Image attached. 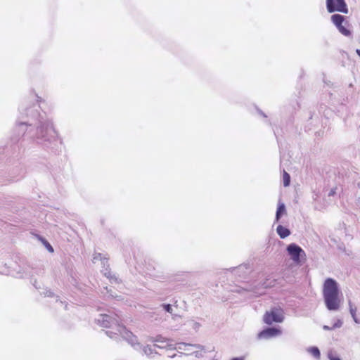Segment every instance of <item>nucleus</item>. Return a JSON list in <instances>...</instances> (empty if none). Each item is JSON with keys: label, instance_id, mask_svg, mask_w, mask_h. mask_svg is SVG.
Masks as SVG:
<instances>
[{"label": "nucleus", "instance_id": "ddd939ff", "mask_svg": "<svg viewBox=\"0 0 360 360\" xmlns=\"http://www.w3.org/2000/svg\"><path fill=\"white\" fill-rule=\"evenodd\" d=\"M233 292L243 294L245 292H255V287H250L249 288H243V287H236L234 290H233Z\"/></svg>", "mask_w": 360, "mask_h": 360}, {"label": "nucleus", "instance_id": "1a4fd4ad", "mask_svg": "<svg viewBox=\"0 0 360 360\" xmlns=\"http://www.w3.org/2000/svg\"><path fill=\"white\" fill-rule=\"evenodd\" d=\"M276 232L281 238L283 239L288 237L290 234V231L288 229L283 226L282 225H278L276 228Z\"/></svg>", "mask_w": 360, "mask_h": 360}, {"label": "nucleus", "instance_id": "6e6552de", "mask_svg": "<svg viewBox=\"0 0 360 360\" xmlns=\"http://www.w3.org/2000/svg\"><path fill=\"white\" fill-rule=\"evenodd\" d=\"M285 214H286L285 205L283 202H282L279 200L278 203V207L276 210V212L275 221L276 222L279 221L281 217Z\"/></svg>", "mask_w": 360, "mask_h": 360}, {"label": "nucleus", "instance_id": "0eeeda50", "mask_svg": "<svg viewBox=\"0 0 360 360\" xmlns=\"http://www.w3.org/2000/svg\"><path fill=\"white\" fill-rule=\"evenodd\" d=\"M189 347H194L196 349H203L204 347L198 344H188L185 342H179L177 344V348L181 350L190 352Z\"/></svg>", "mask_w": 360, "mask_h": 360}, {"label": "nucleus", "instance_id": "2eb2a0df", "mask_svg": "<svg viewBox=\"0 0 360 360\" xmlns=\"http://www.w3.org/2000/svg\"><path fill=\"white\" fill-rule=\"evenodd\" d=\"M337 28L338 29L339 32L341 34L346 37H349L352 34L351 31L347 29L345 26H343L342 24L340 25V27H337Z\"/></svg>", "mask_w": 360, "mask_h": 360}, {"label": "nucleus", "instance_id": "a211bd4d", "mask_svg": "<svg viewBox=\"0 0 360 360\" xmlns=\"http://www.w3.org/2000/svg\"><path fill=\"white\" fill-rule=\"evenodd\" d=\"M348 304H349V307L350 314H351L352 317H354V316L356 315V307L353 306V304L350 300L349 301Z\"/></svg>", "mask_w": 360, "mask_h": 360}, {"label": "nucleus", "instance_id": "4468645a", "mask_svg": "<svg viewBox=\"0 0 360 360\" xmlns=\"http://www.w3.org/2000/svg\"><path fill=\"white\" fill-rule=\"evenodd\" d=\"M283 186L285 187L288 186L290 184V176L285 170L283 171Z\"/></svg>", "mask_w": 360, "mask_h": 360}, {"label": "nucleus", "instance_id": "5701e85b", "mask_svg": "<svg viewBox=\"0 0 360 360\" xmlns=\"http://www.w3.org/2000/svg\"><path fill=\"white\" fill-rule=\"evenodd\" d=\"M335 191L333 189L330 190V191L328 193L329 196L333 195L335 194Z\"/></svg>", "mask_w": 360, "mask_h": 360}, {"label": "nucleus", "instance_id": "a878e982", "mask_svg": "<svg viewBox=\"0 0 360 360\" xmlns=\"http://www.w3.org/2000/svg\"><path fill=\"white\" fill-rule=\"evenodd\" d=\"M158 341H159V342H162V341L160 340V336H159Z\"/></svg>", "mask_w": 360, "mask_h": 360}, {"label": "nucleus", "instance_id": "aec40b11", "mask_svg": "<svg viewBox=\"0 0 360 360\" xmlns=\"http://www.w3.org/2000/svg\"><path fill=\"white\" fill-rule=\"evenodd\" d=\"M328 357L330 360H341L340 358L333 356V354L330 352L328 353Z\"/></svg>", "mask_w": 360, "mask_h": 360}, {"label": "nucleus", "instance_id": "393cba45", "mask_svg": "<svg viewBox=\"0 0 360 360\" xmlns=\"http://www.w3.org/2000/svg\"><path fill=\"white\" fill-rule=\"evenodd\" d=\"M356 53L360 57V49H356Z\"/></svg>", "mask_w": 360, "mask_h": 360}, {"label": "nucleus", "instance_id": "6ab92c4d", "mask_svg": "<svg viewBox=\"0 0 360 360\" xmlns=\"http://www.w3.org/2000/svg\"><path fill=\"white\" fill-rule=\"evenodd\" d=\"M43 243L44 244V245L46 246V248L48 249V250L51 252H53V248H52V246L50 245V243L49 242H47L46 240H43Z\"/></svg>", "mask_w": 360, "mask_h": 360}, {"label": "nucleus", "instance_id": "bb28decb", "mask_svg": "<svg viewBox=\"0 0 360 360\" xmlns=\"http://www.w3.org/2000/svg\"><path fill=\"white\" fill-rule=\"evenodd\" d=\"M162 347H164L163 346H160V345L158 346V348H162Z\"/></svg>", "mask_w": 360, "mask_h": 360}, {"label": "nucleus", "instance_id": "9b49d317", "mask_svg": "<svg viewBox=\"0 0 360 360\" xmlns=\"http://www.w3.org/2000/svg\"><path fill=\"white\" fill-rule=\"evenodd\" d=\"M307 351L313 355L316 359H319L321 357V352L317 347H311L307 349Z\"/></svg>", "mask_w": 360, "mask_h": 360}, {"label": "nucleus", "instance_id": "423d86ee", "mask_svg": "<svg viewBox=\"0 0 360 360\" xmlns=\"http://www.w3.org/2000/svg\"><path fill=\"white\" fill-rule=\"evenodd\" d=\"M285 276V274H284L283 275V277L282 279H276V278H266V281L262 283V286L264 288H272V287H274L276 286L277 284L278 285H283V280L284 279Z\"/></svg>", "mask_w": 360, "mask_h": 360}, {"label": "nucleus", "instance_id": "412c9836", "mask_svg": "<svg viewBox=\"0 0 360 360\" xmlns=\"http://www.w3.org/2000/svg\"><path fill=\"white\" fill-rule=\"evenodd\" d=\"M200 324L199 323L195 322V321L193 322L192 327L193 329L198 330L200 328Z\"/></svg>", "mask_w": 360, "mask_h": 360}, {"label": "nucleus", "instance_id": "4be33fe9", "mask_svg": "<svg viewBox=\"0 0 360 360\" xmlns=\"http://www.w3.org/2000/svg\"><path fill=\"white\" fill-rule=\"evenodd\" d=\"M231 360H244V357L243 356H240V357H234Z\"/></svg>", "mask_w": 360, "mask_h": 360}, {"label": "nucleus", "instance_id": "7ed1b4c3", "mask_svg": "<svg viewBox=\"0 0 360 360\" xmlns=\"http://www.w3.org/2000/svg\"><path fill=\"white\" fill-rule=\"evenodd\" d=\"M283 312L281 309L273 308L270 311H266L264 315V322L268 325L272 324L274 322L281 323L283 321Z\"/></svg>", "mask_w": 360, "mask_h": 360}, {"label": "nucleus", "instance_id": "f257e3e1", "mask_svg": "<svg viewBox=\"0 0 360 360\" xmlns=\"http://www.w3.org/2000/svg\"><path fill=\"white\" fill-rule=\"evenodd\" d=\"M339 287L337 281L331 278L326 279L323 295L326 308L329 311H338L340 306V300L339 298Z\"/></svg>", "mask_w": 360, "mask_h": 360}, {"label": "nucleus", "instance_id": "20e7f679", "mask_svg": "<svg viewBox=\"0 0 360 360\" xmlns=\"http://www.w3.org/2000/svg\"><path fill=\"white\" fill-rule=\"evenodd\" d=\"M287 251L290 258L297 264L300 262L301 258L306 256L304 251L295 243L288 245Z\"/></svg>", "mask_w": 360, "mask_h": 360}, {"label": "nucleus", "instance_id": "dca6fc26", "mask_svg": "<svg viewBox=\"0 0 360 360\" xmlns=\"http://www.w3.org/2000/svg\"><path fill=\"white\" fill-rule=\"evenodd\" d=\"M236 274H239L240 272H244L245 274H248L250 271V268L248 265H240L238 267L236 268Z\"/></svg>", "mask_w": 360, "mask_h": 360}, {"label": "nucleus", "instance_id": "9d476101", "mask_svg": "<svg viewBox=\"0 0 360 360\" xmlns=\"http://www.w3.org/2000/svg\"><path fill=\"white\" fill-rule=\"evenodd\" d=\"M331 20L336 27H340L345 21V17L340 14H333Z\"/></svg>", "mask_w": 360, "mask_h": 360}, {"label": "nucleus", "instance_id": "f3484780", "mask_svg": "<svg viewBox=\"0 0 360 360\" xmlns=\"http://www.w3.org/2000/svg\"><path fill=\"white\" fill-rule=\"evenodd\" d=\"M161 306L162 307L165 311L169 313L173 316V319H174V316H177L176 314H173V309L170 304H162Z\"/></svg>", "mask_w": 360, "mask_h": 360}, {"label": "nucleus", "instance_id": "f8f14e48", "mask_svg": "<svg viewBox=\"0 0 360 360\" xmlns=\"http://www.w3.org/2000/svg\"><path fill=\"white\" fill-rule=\"evenodd\" d=\"M342 324H343V322L342 321V320L338 319L331 327L324 325L323 326V329L325 330H333V329L339 328L342 327Z\"/></svg>", "mask_w": 360, "mask_h": 360}, {"label": "nucleus", "instance_id": "f03ea898", "mask_svg": "<svg viewBox=\"0 0 360 360\" xmlns=\"http://www.w3.org/2000/svg\"><path fill=\"white\" fill-rule=\"evenodd\" d=\"M326 4L328 13H348L349 10L345 0H326Z\"/></svg>", "mask_w": 360, "mask_h": 360}, {"label": "nucleus", "instance_id": "cd10ccee", "mask_svg": "<svg viewBox=\"0 0 360 360\" xmlns=\"http://www.w3.org/2000/svg\"><path fill=\"white\" fill-rule=\"evenodd\" d=\"M105 317L106 319L109 318V316H108V315H105Z\"/></svg>", "mask_w": 360, "mask_h": 360}, {"label": "nucleus", "instance_id": "b1692460", "mask_svg": "<svg viewBox=\"0 0 360 360\" xmlns=\"http://www.w3.org/2000/svg\"><path fill=\"white\" fill-rule=\"evenodd\" d=\"M354 321H355V323H359V319L356 318V316L355 315L354 317H352Z\"/></svg>", "mask_w": 360, "mask_h": 360}, {"label": "nucleus", "instance_id": "39448f33", "mask_svg": "<svg viewBox=\"0 0 360 360\" xmlns=\"http://www.w3.org/2000/svg\"><path fill=\"white\" fill-rule=\"evenodd\" d=\"M281 333V331L276 328L269 327L266 328L258 334L259 338H269L278 335Z\"/></svg>", "mask_w": 360, "mask_h": 360}]
</instances>
